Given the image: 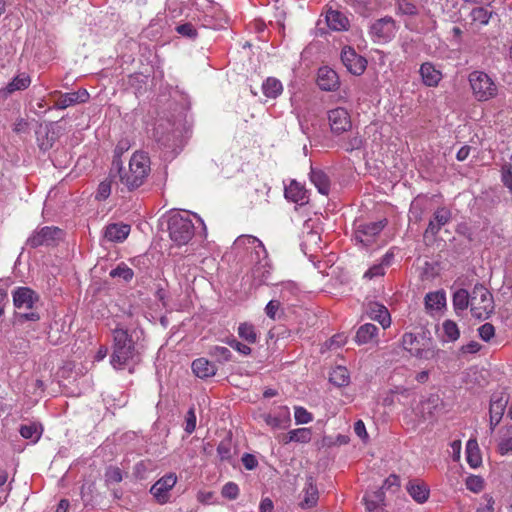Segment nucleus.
Instances as JSON below:
<instances>
[{"label": "nucleus", "mask_w": 512, "mask_h": 512, "mask_svg": "<svg viewBox=\"0 0 512 512\" xmlns=\"http://www.w3.org/2000/svg\"><path fill=\"white\" fill-rule=\"evenodd\" d=\"M509 402V396L504 392H495L490 398L489 416L490 418H502L505 408Z\"/></svg>", "instance_id": "nucleus-20"}, {"label": "nucleus", "mask_w": 512, "mask_h": 512, "mask_svg": "<svg viewBox=\"0 0 512 512\" xmlns=\"http://www.w3.org/2000/svg\"><path fill=\"white\" fill-rule=\"evenodd\" d=\"M452 303L456 314L459 315L460 312L471 307V293L464 288L458 289L453 294Z\"/></svg>", "instance_id": "nucleus-29"}, {"label": "nucleus", "mask_w": 512, "mask_h": 512, "mask_svg": "<svg viewBox=\"0 0 512 512\" xmlns=\"http://www.w3.org/2000/svg\"><path fill=\"white\" fill-rule=\"evenodd\" d=\"M395 30V21L392 17L386 16L376 20L370 27V33L383 40L391 38Z\"/></svg>", "instance_id": "nucleus-18"}, {"label": "nucleus", "mask_w": 512, "mask_h": 512, "mask_svg": "<svg viewBox=\"0 0 512 512\" xmlns=\"http://www.w3.org/2000/svg\"><path fill=\"white\" fill-rule=\"evenodd\" d=\"M386 220L371 222L359 225L355 232V239L365 246L373 243L375 236H377L385 227Z\"/></svg>", "instance_id": "nucleus-13"}, {"label": "nucleus", "mask_w": 512, "mask_h": 512, "mask_svg": "<svg viewBox=\"0 0 512 512\" xmlns=\"http://www.w3.org/2000/svg\"><path fill=\"white\" fill-rule=\"evenodd\" d=\"M280 307V302L277 300H271L265 307L266 315L272 319L275 318V314Z\"/></svg>", "instance_id": "nucleus-61"}, {"label": "nucleus", "mask_w": 512, "mask_h": 512, "mask_svg": "<svg viewBox=\"0 0 512 512\" xmlns=\"http://www.w3.org/2000/svg\"><path fill=\"white\" fill-rule=\"evenodd\" d=\"M466 487L470 491L478 493L484 487V480L480 476L471 475L466 479Z\"/></svg>", "instance_id": "nucleus-45"}, {"label": "nucleus", "mask_w": 512, "mask_h": 512, "mask_svg": "<svg viewBox=\"0 0 512 512\" xmlns=\"http://www.w3.org/2000/svg\"><path fill=\"white\" fill-rule=\"evenodd\" d=\"M221 494L224 498L234 500L239 494V487L234 482H228L223 486Z\"/></svg>", "instance_id": "nucleus-48"}, {"label": "nucleus", "mask_w": 512, "mask_h": 512, "mask_svg": "<svg viewBox=\"0 0 512 512\" xmlns=\"http://www.w3.org/2000/svg\"><path fill=\"white\" fill-rule=\"evenodd\" d=\"M310 180L318 189L319 193L328 195L330 191V180L327 174L321 169L311 168Z\"/></svg>", "instance_id": "nucleus-25"}, {"label": "nucleus", "mask_w": 512, "mask_h": 512, "mask_svg": "<svg viewBox=\"0 0 512 512\" xmlns=\"http://www.w3.org/2000/svg\"><path fill=\"white\" fill-rule=\"evenodd\" d=\"M253 241L258 243V248L262 250L264 258L258 260L252 268V277L258 285L269 284L271 279V265L267 259L266 249L263 243L256 237H253Z\"/></svg>", "instance_id": "nucleus-8"}, {"label": "nucleus", "mask_w": 512, "mask_h": 512, "mask_svg": "<svg viewBox=\"0 0 512 512\" xmlns=\"http://www.w3.org/2000/svg\"><path fill=\"white\" fill-rule=\"evenodd\" d=\"M442 326H443L444 334L449 341L454 342L459 339L460 330H459L456 322L448 319L443 322Z\"/></svg>", "instance_id": "nucleus-41"}, {"label": "nucleus", "mask_w": 512, "mask_h": 512, "mask_svg": "<svg viewBox=\"0 0 512 512\" xmlns=\"http://www.w3.org/2000/svg\"><path fill=\"white\" fill-rule=\"evenodd\" d=\"M63 238V231L54 226H44L36 231L28 238L27 245L31 248L40 246H54Z\"/></svg>", "instance_id": "nucleus-7"}, {"label": "nucleus", "mask_w": 512, "mask_h": 512, "mask_svg": "<svg viewBox=\"0 0 512 512\" xmlns=\"http://www.w3.org/2000/svg\"><path fill=\"white\" fill-rule=\"evenodd\" d=\"M177 477L170 473L160 478L150 489V493L155 497L158 503L165 504L169 500L168 492L175 486Z\"/></svg>", "instance_id": "nucleus-12"}, {"label": "nucleus", "mask_w": 512, "mask_h": 512, "mask_svg": "<svg viewBox=\"0 0 512 512\" xmlns=\"http://www.w3.org/2000/svg\"><path fill=\"white\" fill-rule=\"evenodd\" d=\"M168 230L170 239L179 246L187 244L195 233L192 220L188 216L179 213L169 217Z\"/></svg>", "instance_id": "nucleus-2"}, {"label": "nucleus", "mask_w": 512, "mask_h": 512, "mask_svg": "<svg viewBox=\"0 0 512 512\" xmlns=\"http://www.w3.org/2000/svg\"><path fill=\"white\" fill-rule=\"evenodd\" d=\"M378 327L371 323H366L360 326L355 335V341L358 344H366L376 337Z\"/></svg>", "instance_id": "nucleus-32"}, {"label": "nucleus", "mask_w": 512, "mask_h": 512, "mask_svg": "<svg viewBox=\"0 0 512 512\" xmlns=\"http://www.w3.org/2000/svg\"><path fill=\"white\" fill-rule=\"evenodd\" d=\"M495 310L492 293L480 283H477L471 291V315L478 320H487Z\"/></svg>", "instance_id": "nucleus-1"}, {"label": "nucleus", "mask_w": 512, "mask_h": 512, "mask_svg": "<svg viewBox=\"0 0 512 512\" xmlns=\"http://www.w3.org/2000/svg\"><path fill=\"white\" fill-rule=\"evenodd\" d=\"M469 82L475 97L479 101H487L497 93V87L484 72L474 71L469 75Z\"/></svg>", "instance_id": "nucleus-5"}, {"label": "nucleus", "mask_w": 512, "mask_h": 512, "mask_svg": "<svg viewBox=\"0 0 512 512\" xmlns=\"http://www.w3.org/2000/svg\"><path fill=\"white\" fill-rule=\"evenodd\" d=\"M329 381L337 387L348 385L349 374L347 369L345 367L338 366L330 373Z\"/></svg>", "instance_id": "nucleus-36"}, {"label": "nucleus", "mask_w": 512, "mask_h": 512, "mask_svg": "<svg viewBox=\"0 0 512 512\" xmlns=\"http://www.w3.org/2000/svg\"><path fill=\"white\" fill-rule=\"evenodd\" d=\"M451 219V212L445 207L438 208L434 214L433 219L441 227L447 224Z\"/></svg>", "instance_id": "nucleus-44"}, {"label": "nucleus", "mask_w": 512, "mask_h": 512, "mask_svg": "<svg viewBox=\"0 0 512 512\" xmlns=\"http://www.w3.org/2000/svg\"><path fill=\"white\" fill-rule=\"evenodd\" d=\"M262 91L266 97L275 99L282 93L283 86L278 79L268 77L262 84Z\"/></svg>", "instance_id": "nucleus-33"}, {"label": "nucleus", "mask_w": 512, "mask_h": 512, "mask_svg": "<svg viewBox=\"0 0 512 512\" xmlns=\"http://www.w3.org/2000/svg\"><path fill=\"white\" fill-rule=\"evenodd\" d=\"M407 491L410 496L418 503H424L429 498L428 486L419 480H411L407 485Z\"/></svg>", "instance_id": "nucleus-23"}, {"label": "nucleus", "mask_w": 512, "mask_h": 512, "mask_svg": "<svg viewBox=\"0 0 512 512\" xmlns=\"http://www.w3.org/2000/svg\"><path fill=\"white\" fill-rule=\"evenodd\" d=\"M153 137L164 148L175 150L181 141V132L174 128L170 120L160 119L155 123Z\"/></svg>", "instance_id": "nucleus-3"}, {"label": "nucleus", "mask_w": 512, "mask_h": 512, "mask_svg": "<svg viewBox=\"0 0 512 512\" xmlns=\"http://www.w3.org/2000/svg\"><path fill=\"white\" fill-rule=\"evenodd\" d=\"M467 462L472 468H476L481 464V456L478 443L475 439H470L466 445Z\"/></svg>", "instance_id": "nucleus-34"}, {"label": "nucleus", "mask_w": 512, "mask_h": 512, "mask_svg": "<svg viewBox=\"0 0 512 512\" xmlns=\"http://www.w3.org/2000/svg\"><path fill=\"white\" fill-rule=\"evenodd\" d=\"M242 463H243L244 467L248 470H253L258 465V461H257L256 457L249 453H245L242 456Z\"/></svg>", "instance_id": "nucleus-58"}, {"label": "nucleus", "mask_w": 512, "mask_h": 512, "mask_svg": "<svg viewBox=\"0 0 512 512\" xmlns=\"http://www.w3.org/2000/svg\"><path fill=\"white\" fill-rule=\"evenodd\" d=\"M106 477L110 483H119L122 480L121 470L117 467L110 468L106 473Z\"/></svg>", "instance_id": "nucleus-56"}, {"label": "nucleus", "mask_w": 512, "mask_h": 512, "mask_svg": "<svg viewBox=\"0 0 512 512\" xmlns=\"http://www.w3.org/2000/svg\"><path fill=\"white\" fill-rule=\"evenodd\" d=\"M38 301V295L28 287H18L13 292V303L18 309H32Z\"/></svg>", "instance_id": "nucleus-15"}, {"label": "nucleus", "mask_w": 512, "mask_h": 512, "mask_svg": "<svg viewBox=\"0 0 512 512\" xmlns=\"http://www.w3.org/2000/svg\"><path fill=\"white\" fill-rule=\"evenodd\" d=\"M491 15L492 12H489L483 7H477L471 11L472 20L474 22H479L482 25H486L489 22Z\"/></svg>", "instance_id": "nucleus-42"}, {"label": "nucleus", "mask_w": 512, "mask_h": 512, "mask_svg": "<svg viewBox=\"0 0 512 512\" xmlns=\"http://www.w3.org/2000/svg\"><path fill=\"white\" fill-rule=\"evenodd\" d=\"M478 332H479L480 338L483 341L488 342L494 337L495 328L491 323H485L479 327Z\"/></svg>", "instance_id": "nucleus-50"}, {"label": "nucleus", "mask_w": 512, "mask_h": 512, "mask_svg": "<svg viewBox=\"0 0 512 512\" xmlns=\"http://www.w3.org/2000/svg\"><path fill=\"white\" fill-rule=\"evenodd\" d=\"M328 120L331 131L337 135L348 131L352 126L348 111L342 107L330 110L328 112Z\"/></svg>", "instance_id": "nucleus-10"}, {"label": "nucleus", "mask_w": 512, "mask_h": 512, "mask_svg": "<svg viewBox=\"0 0 512 512\" xmlns=\"http://www.w3.org/2000/svg\"><path fill=\"white\" fill-rule=\"evenodd\" d=\"M294 417L297 424H306L313 419L312 414L303 407H295Z\"/></svg>", "instance_id": "nucleus-49"}, {"label": "nucleus", "mask_w": 512, "mask_h": 512, "mask_svg": "<svg viewBox=\"0 0 512 512\" xmlns=\"http://www.w3.org/2000/svg\"><path fill=\"white\" fill-rule=\"evenodd\" d=\"M482 348L481 344H479L478 342L476 341H471L469 342L468 344L466 345H463L461 348H460V351L465 354V353H470V354H474V353H477L478 351H480V349Z\"/></svg>", "instance_id": "nucleus-62"}, {"label": "nucleus", "mask_w": 512, "mask_h": 512, "mask_svg": "<svg viewBox=\"0 0 512 512\" xmlns=\"http://www.w3.org/2000/svg\"><path fill=\"white\" fill-rule=\"evenodd\" d=\"M105 238L112 242H122L128 237L127 225L109 224L105 230Z\"/></svg>", "instance_id": "nucleus-28"}, {"label": "nucleus", "mask_w": 512, "mask_h": 512, "mask_svg": "<svg viewBox=\"0 0 512 512\" xmlns=\"http://www.w3.org/2000/svg\"><path fill=\"white\" fill-rule=\"evenodd\" d=\"M365 506L368 512H384L383 508H379V503H377L373 498H365Z\"/></svg>", "instance_id": "nucleus-64"}, {"label": "nucleus", "mask_w": 512, "mask_h": 512, "mask_svg": "<svg viewBox=\"0 0 512 512\" xmlns=\"http://www.w3.org/2000/svg\"><path fill=\"white\" fill-rule=\"evenodd\" d=\"M42 431L39 430L38 426L35 423H31L28 425H22L20 427V434L25 439H31L36 442L40 436Z\"/></svg>", "instance_id": "nucleus-40"}, {"label": "nucleus", "mask_w": 512, "mask_h": 512, "mask_svg": "<svg viewBox=\"0 0 512 512\" xmlns=\"http://www.w3.org/2000/svg\"><path fill=\"white\" fill-rule=\"evenodd\" d=\"M176 31L189 39H195L198 35L196 28L189 22L178 25Z\"/></svg>", "instance_id": "nucleus-47"}, {"label": "nucleus", "mask_w": 512, "mask_h": 512, "mask_svg": "<svg viewBox=\"0 0 512 512\" xmlns=\"http://www.w3.org/2000/svg\"><path fill=\"white\" fill-rule=\"evenodd\" d=\"M111 193V182L103 181L99 184L96 199L105 200Z\"/></svg>", "instance_id": "nucleus-52"}, {"label": "nucleus", "mask_w": 512, "mask_h": 512, "mask_svg": "<svg viewBox=\"0 0 512 512\" xmlns=\"http://www.w3.org/2000/svg\"><path fill=\"white\" fill-rule=\"evenodd\" d=\"M150 462L141 461L134 467L133 476L137 480H146L149 473Z\"/></svg>", "instance_id": "nucleus-46"}, {"label": "nucleus", "mask_w": 512, "mask_h": 512, "mask_svg": "<svg viewBox=\"0 0 512 512\" xmlns=\"http://www.w3.org/2000/svg\"><path fill=\"white\" fill-rule=\"evenodd\" d=\"M217 453L222 460L229 459L231 457L230 443L227 441L220 442L217 447Z\"/></svg>", "instance_id": "nucleus-54"}, {"label": "nucleus", "mask_w": 512, "mask_h": 512, "mask_svg": "<svg viewBox=\"0 0 512 512\" xmlns=\"http://www.w3.org/2000/svg\"><path fill=\"white\" fill-rule=\"evenodd\" d=\"M417 342V337L412 333H405L402 337V346L405 350L409 351L411 355L417 358H428L429 350L422 348H413L414 344Z\"/></svg>", "instance_id": "nucleus-31"}, {"label": "nucleus", "mask_w": 512, "mask_h": 512, "mask_svg": "<svg viewBox=\"0 0 512 512\" xmlns=\"http://www.w3.org/2000/svg\"><path fill=\"white\" fill-rule=\"evenodd\" d=\"M185 431L188 434H191L194 432L196 428V414L194 407H190L185 418Z\"/></svg>", "instance_id": "nucleus-51"}, {"label": "nucleus", "mask_w": 512, "mask_h": 512, "mask_svg": "<svg viewBox=\"0 0 512 512\" xmlns=\"http://www.w3.org/2000/svg\"><path fill=\"white\" fill-rule=\"evenodd\" d=\"M326 22L327 25L335 31L347 30L349 26V21L347 17L343 15L341 12L334 10H330L327 12Z\"/></svg>", "instance_id": "nucleus-27"}, {"label": "nucleus", "mask_w": 512, "mask_h": 512, "mask_svg": "<svg viewBox=\"0 0 512 512\" xmlns=\"http://www.w3.org/2000/svg\"><path fill=\"white\" fill-rule=\"evenodd\" d=\"M483 499L485 500V505H480L478 508H477V512H494V499L488 495V494H485L483 496Z\"/></svg>", "instance_id": "nucleus-60"}, {"label": "nucleus", "mask_w": 512, "mask_h": 512, "mask_svg": "<svg viewBox=\"0 0 512 512\" xmlns=\"http://www.w3.org/2000/svg\"><path fill=\"white\" fill-rule=\"evenodd\" d=\"M498 451L501 455L512 453V437L503 438L498 444Z\"/></svg>", "instance_id": "nucleus-57"}, {"label": "nucleus", "mask_w": 512, "mask_h": 512, "mask_svg": "<svg viewBox=\"0 0 512 512\" xmlns=\"http://www.w3.org/2000/svg\"><path fill=\"white\" fill-rule=\"evenodd\" d=\"M89 100V93L86 89H79L76 92L63 93L60 98H57L54 102L55 109H66L70 106L85 103Z\"/></svg>", "instance_id": "nucleus-16"}, {"label": "nucleus", "mask_w": 512, "mask_h": 512, "mask_svg": "<svg viewBox=\"0 0 512 512\" xmlns=\"http://www.w3.org/2000/svg\"><path fill=\"white\" fill-rule=\"evenodd\" d=\"M341 61L353 75H361L367 66V60L358 55L354 49L347 47L341 52Z\"/></svg>", "instance_id": "nucleus-11"}, {"label": "nucleus", "mask_w": 512, "mask_h": 512, "mask_svg": "<svg viewBox=\"0 0 512 512\" xmlns=\"http://www.w3.org/2000/svg\"><path fill=\"white\" fill-rule=\"evenodd\" d=\"M111 277H122L124 280L128 279V267L125 263H121L117 266V268L111 270L110 272Z\"/></svg>", "instance_id": "nucleus-59"}, {"label": "nucleus", "mask_w": 512, "mask_h": 512, "mask_svg": "<svg viewBox=\"0 0 512 512\" xmlns=\"http://www.w3.org/2000/svg\"><path fill=\"white\" fill-rule=\"evenodd\" d=\"M127 150L128 143L125 141H120L114 150L112 166L110 169L111 181H115V179L118 178L124 185L128 183V178L121 157Z\"/></svg>", "instance_id": "nucleus-9"}, {"label": "nucleus", "mask_w": 512, "mask_h": 512, "mask_svg": "<svg viewBox=\"0 0 512 512\" xmlns=\"http://www.w3.org/2000/svg\"><path fill=\"white\" fill-rule=\"evenodd\" d=\"M367 314L370 319L378 321L381 326L385 329L390 326L391 318L387 308L377 302H371L368 304Z\"/></svg>", "instance_id": "nucleus-19"}, {"label": "nucleus", "mask_w": 512, "mask_h": 512, "mask_svg": "<svg viewBox=\"0 0 512 512\" xmlns=\"http://www.w3.org/2000/svg\"><path fill=\"white\" fill-rule=\"evenodd\" d=\"M148 153L136 151L130 157V190L140 187L150 173Z\"/></svg>", "instance_id": "nucleus-4"}, {"label": "nucleus", "mask_w": 512, "mask_h": 512, "mask_svg": "<svg viewBox=\"0 0 512 512\" xmlns=\"http://www.w3.org/2000/svg\"><path fill=\"white\" fill-rule=\"evenodd\" d=\"M397 9L403 15L416 16L419 11L415 4L408 0H397Z\"/></svg>", "instance_id": "nucleus-43"}, {"label": "nucleus", "mask_w": 512, "mask_h": 512, "mask_svg": "<svg viewBox=\"0 0 512 512\" xmlns=\"http://www.w3.org/2000/svg\"><path fill=\"white\" fill-rule=\"evenodd\" d=\"M312 438V432L309 428H299L290 431L289 439L297 443H308Z\"/></svg>", "instance_id": "nucleus-39"}, {"label": "nucleus", "mask_w": 512, "mask_h": 512, "mask_svg": "<svg viewBox=\"0 0 512 512\" xmlns=\"http://www.w3.org/2000/svg\"><path fill=\"white\" fill-rule=\"evenodd\" d=\"M239 337L243 340L247 341L250 344H253L257 341V333L253 324L244 322L241 323L238 327Z\"/></svg>", "instance_id": "nucleus-37"}, {"label": "nucleus", "mask_w": 512, "mask_h": 512, "mask_svg": "<svg viewBox=\"0 0 512 512\" xmlns=\"http://www.w3.org/2000/svg\"><path fill=\"white\" fill-rule=\"evenodd\" d=\"M192 370L197 377L205 379L214 376L217 367L213 362L201 357L192 362Z\"/></svg>", "instance_id": "nucleus-21"}, {"label": "nucleus", "mask_w": 512, "mask_h": 512, "mask_svg": "<svg viewBox=\"0 0 512 512\" xmlns=\"http://www.w3.org/2000/svg\"><path fill=\"white\" fill-rule=\"evenodd\" d=\"M424 300L427 310H440L446 305V296L443 290L427 293Z\"/></svg>", "instance_id": "nucleus-30"}, {"label": "nucleus", "mask_w": 512, "mask_h": 512, "mask_svg": "<svg viewBox=\"0 0 512 512\" xmlns=\"http://www.w3.org/2000/svg\"><path fill=\"white\" fill-rule=\"evenodd\" d=\"M317 84L323 91H334L340 84L338 74L327 66L321 67L317 74Z\"/></svg>", "instance_id": "nucleus-17"}, {"label": "nucleus", "mask_w": 512, "mask_h": 512, "mask_svg": "<svg viewBox=\"0 0 512 512\" xmlns=\"http://www.w3.org/2000/svg\"><path fill=\"white\" fill-rule=\"evenodd\" d=\"M226 343L243 355H249L252 351L249 346L239 342L235 338L227 339Z\"/></svg>", "instance_id": "nucleus-53"}, {"label": "nucleus", "mask_w": 512, "mask_h": 512, "mask_svg": "<svg viewBox=\"0 0 512 512\" xmlns=\"http://www.w3.org/2000/svg\"><path fill=\"white\" fill-rule=\"evenodd\" d=\"M303 496L299 495L300 501L298 506L301 509L307 510L315 507L319 500V492L312 475L306 477L305 487L303 488Z\"/></svg>", "instance_id": "nucleus-14"}, {"label": "nucleus", "mask_w": 512, "mask_h": 512, "mask_svg": "<svg viewBox=\"0 0 512 512\" xmlns=\"http://www.w3.org/2000/svg\"><path fill=\"white\" fill-rule=\"evenodd\" d=\"M209 355L219 363H225L232 360V352L223 346H213L209 351Z\"/></svg>", "instance_id": "nucleus-38"}, {"label": "nucleus", "mask_w": 512, "mask_h": 512, "mask_svg": "<svg viewBox=\"0 0 512 512\" xmlns=\"http://www.w3.org/2000/svg\"><path fill=\"white\" fill-rule=\"evenodd\" d=\"M285 197L296 203L302 201L305 197L304 187L296 180H292L290 185L285 187Z\"/></svg>", "instance_id": "nucleus-35"}, {"label": "nucleus", "mask_w": 512, "mask_h": 512, "mask_svg": "<svg viewBox=\"0 0 512 512\" xmlns=\"http://www.w3.org/2000/svg\"><path fill=\"white\" fill-rule=\"evenodd\" d=\"M392 487H395L396 489L400 487V479L397 475L392 474L390 475L383 483L382 488H385L386 490L392 489Z\"/></svg>", "instance_id": "nucleus-63"}, {"label": "nucleus", "mask_w": 512, "mask_h": 512, "mask_svg": "<svg viewBox=\"0 0 512 512\" xmlns=\"http://www.w3.org/2000/svg\"><path fill=\"white\" fill-rule=\"evenodd\" d=\"M128 330L124 328H115L113 330V353L111 356V364L117 369H124L128 361Z\"/></svg>", "instance_id": "nucleus-6"}, {"label": "nucleus", "mask_w": 512, "mask_h": 512, "mask_svg": "<svg viewBox=\"0 0 512 512\" xmlns=\"http://www.w3.org/2000/svg\"><path fill=\"white\" fill-rule=\"evenodd\" d=\"M502 181H503L505 187H507L509 189V191L512 193V166L511 165L503 167Z\"/></svg>", "instance_id": "nucleus-55"}, {"label": "nucleus", "mask_w": 512, "mask_h": 512, "mask_svg": "<svg viewBox=\"0 0 512 512\" xmlns=\"http://www.w3.org/2000/svg\"><path fill=\"white\" fill-rule=\"evenodd\" d=\"M422 81L426 86L435 87L442 78V73L430 62H425L420 67Z\"/></svg>", "instance_id": "nucleus-22"}, {"label": "nucleus", "mask_w": 512, "mask_h": 512, "mask_svg": "<svg viewBox=\"0 0 512 512\" xmlns=\"http://www.w3.org/2000/svg\"><path fill=\"white\" fill-rule=\"evenodd\" d=\"M264 420L273 429H286L291 422L290 413L287 408H284L278 415H265Z\"/></svg>", "instance_id": "nucleus-26"}, {"label": "nucleus", "mask_w": 512, "mask_h": 512, "mask_svg": "<svg viewBox=\"0 0 512 512\" xmlns=\"http://www.w3.org/2000/svg\"><path fill=\"white\" fill-rule=\"evenodd\" d=\"M31 84V77L23 72L19 73L15 76L5 88L2 89V92L5 96L10 95L16 91H22L27 89Z\"/></svg>", "instance_id": "nucleus-24"}]
</instances>
